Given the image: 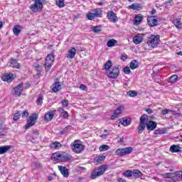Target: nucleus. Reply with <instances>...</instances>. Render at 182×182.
<instances>
[{
  "label": "nucleus",
  "mask_w": 182,
  "mask_h": 182,
  "mask_svg": "<svg viewBox=\"0 0 182 182\" xmlns=\"http://www.w3.org/2000/svg\"><path fill=\"white\" fill-rule=\"evenodd\" d=\"M147 119V115L143 114L139 119V124L138 126V133L139 134H141L143 132H144V129H146L147 130H154L156 127H157V123L154 121H149L146 124V120Z\"/></svg>",
  "instance_id": "1"
},
{
  "label": "nucleus",
  "mask_w": 182,
  "mask_h": 182,
  "mask_svg": "<svg viewBox=\"0 0 182 182\" xmlns=\"http://www.w3.org/2000/svg\"><path fill=\"white\" fill-rule=\"evenodd\" d=\"M51 160H53V161H56L57 163H59V161L66 163V161H70V160H72V155L65 152H63L62 154L54 153L51 156Z\"/></svg>",
  "instance_id": "2"
},
{
  "label": "nucleus",
  "mask_w": 182,
  "mask_h": 182,
  "mask_svg": "<svg viewBox=\"0 0 182 182\" xmlns=\"http://www.w3.org/2000/svg\"><path fill=\"white\" fill-rule=\"evenodd\" d=\"M107 170V165H102L97 168L91 173L90 178L92 180H95V178H97V177H100V176H103L105 172Z\"/></svg>",
  "instance_id": "3"
},
{
  "label": "nucleus",
  "mask_w": 182,
  "mask_h": 182,
  "mask_svg": "<svg viewBox=\"0 0 182 182\" xmlns=\"http://www.w3.org/2000/svg\"><path fill=\"white\" fill-rule=\"evenodd\" d=\"M149 48H157V46L159 43H160V36L159 35H151L147 42H146Z\"/></svg>",
  "instance_id": "4"
},
{
  "label": "nucleus",
  "mask_w": 182,
  "mask_h": 182,
  "mask_svg": "<svg viewBox=\"0 0 182 182\" xmlns=\"http://www.w3.org/2000/svg\"><path fill=\"white\" fill-rule=\"evenodd\" d=\"M34 1L33 4L30 6V9L33 12H41L43 8V4L42 1L43 0H33Z\"/></svg>",
  "instance_id": "5"
},
{
  "label": "nucleus",
  "mask_w": 182,
  "mask_h": 182,
  "mask_svg": "<svg viewBox=\"0 0 182 182\" xmlns=\"http://www.w3.org/2000/svg\"><path fill=\"white\" fill-rule=\"evenodd\" d=\"M133 151V147H125V148H119L116 150L115 154L117 156H119V157H123V156H127V154H130Z\"/></svg>",
  "instance_id": "6"
},
{
  "label": "nucleus",
  "mask_w": 182,
  "mask_h": 182,
  "mask_svg": "<svg viewBox=\"0 0 182 182\" xmlns=\"http://www.w3.org/2000/svg\"><path fill=\"white\" fill-rule=\"evenodd\" d=\"M53 62H55V57H53V55L49 54L46 58V62H45V68L46 72H49L50 70V68H52V65H53Z\"/></svg>",
  "instance_id": "7"
},
{
  "label": "nucleus",
  "mask_w": 182,
  "mask_h": 182,
  "mask_svg": "<svg viewBox=\"0 0 182 182\" xmlns=\"http://www.w3.org/2000/svg\"><path fill=\"white\" fill-rule=\"evenodd\" d=\"M36 120H38V114L36 113L32 114L29 117L27 124L25 125L26 130L31 129L32 126H35V123H36Z\"/></svg>",
  "instance_id": "8"
},
{
  "label": "nucleus",
  "mask_w": 182,
  "mask_h": 182,
  "mask_svg": "<svg viewBox=\"0 0 182 182\" xmlns=\"http://www.w3.org/2000/svg\"><path fill=\"white\" fill-rule=\"evenodd\" d=\"M119 75H120V70L118 67L114 66L108 73L107 76L110 79H117V77H119Z\"/></svg>",
  "instance_id": "9"
},
{
  "label": "nucleus",
  "mask_w": 182,
  "mask_h": 182,
  "mask_svg": "<svg viewBox=\"0 0 182 182\" xmlns=\"http://www.w3.org/2000/svg\"><path fill=\"white\" fill-rule=\"evenodd\" d=\"M124 110V107L119 106L118 107L114 112L113 114L111 116V120H114V119H117L120 114H122V112Z\"/></svg>",
  "instance_id": "10"
},
{
  "label": "nucleus",
  "mask_w": 182,
  "mask_h": 182,
  "mask_svg": "<svg viewBox=\"0 0 182 182\" xmlns=\"http://www.w3.org/2000/svg\"><path fill=\"white\" fill-rule=\"evenodd\" d=\"M73 151L74 153H82L83 150H85V147L83 146V144H74L72 146Z\"/></svg>",
  "instance_id": "11"
},
{
  "label": "nucleus",
  "mask_w": 182,
  "mask_h": 182,
  "mask_svg": "<svg viewBox=\"0 0 182 182\" xmlns=\"http://www.w3.org/2000/svg\"><path fill=\"white\" fill-rule=\"evenodd\" d=\"M23 90V83H20L17 87L14 89V95L16 97L21 96Z\"/></svg>",
  "instance_id": "12"
},
{
  "label": "nucleus",
  "mask_w": 182,
  "mask_h": 182,
  "mask_svg": "<svg viewBox=\"0 0 182 182\" xmlns=\"http://www.w3.org/2000/svg\"><path fill=\"white\" fill-rule=\"evenodd\" d=\"M107 18L110 21V22H113L114 23H116V22H117L118 21L116 14H114V12L112 11L107 13Z\"/></svg>",
  "instance_id": "13"
},
{
  "label": "nucleus",
  "mask_w": 182,
  "mask_h": 182,
  "mask_svg": "<svg viewBox=\"0 0 182 182\" xmlns=\"http://www.w3.org/2000/svg\"><path fill=\"white\" fill-rule=\"evenodd\" d=\"M147 22L149 26L151 27L157 26V19L154 18V16H148Z\"/></svg>",
  "instance_id": "14"
},
{
  "label": "nucleus",
  "mask_w": 182,
  "mask_h": 182,
  "mask_svg": "<svg viewBox=\"0 0 182 182\" xmlns=\"http://www.w3.org/2000/svg\"><path fill=\"white\" fill-rule=\"evenodd\" d=\"M119 124H122V126L124 127L130 126V124H132V120L126 117H122L119 119Z\"/></svg>",
  "instance_id": "15"
},
{
  "label": "nucleus",
  "mask_w": 182,
  "mask_h": 182,
  "mask_svg": "<svg viewBox=\"0 0 182 182\" xmlns=\"http://www.w3.org/2000/svg\"><path fill=\"white\" fill-rule=\"evenodd\" d=\"M58 169L63 177H69V170L67 169L65 166H58Z\"/></svg>",
  "instance_id": "16"
},
{
  "label": "nucleus",
  "mask_w": 182,
  "mask_h": 182,
  "mask_svg": "<svg viewBox=\"0 0 182 182\" xmlns=\"http://www.w3.org/2000/svg\"><path fill=\"white\" fill-rule=\"evenodd\" d=\"M61 87L62 85L59 82H56L51 85V89L55 93H56V92H58V90H60Z\"/></svg>",
  "instance_id": "17"
},
{
  "label": "nucleus",
  "mask_w": 182,
  "mask_h": 182,
  "mask_svg": "<svg viewBox=\"0 0 182 182\" xmlns=\"http://www.w3.org/2000/svg\"><path fill=\"white\" fill-rule=\"evenodd\" d=\"M10 66L11 68H16V69H20L21 68V64L18 63V60L16 59L11 58L10 60Z\"/></svg>",
  "instance_id": "18"
},
{
  "label": "nucleus",
  "mask_w": 182,
  "mask_h": 182,
  "mask_svg": "<svg viewBox=\"0 0 182 182\" xmlns=\"http://www.w3.org/2000/svg\"><path fill=\"white\" fill-rule=\"evenodd\" d=\"M170 151L171 153H178L180 151H181V147L178 145H172L170 147Z\"/></svg>",
  "instance_id": "19"
},
{
  "label": "nucleus",
  "mask_w": 182,
  "mask_h": 182,
  "mask_svg": "<svg viewBox=\"0 0 182 182\" xmlns=\"http://www.w3.org/2000/svg\"><path fill=\"white\" fill-rule=\"evenodd\" d=\"M143 41V37L141 36V34H138L135 36L133 38V42L135 43V45H139V43H141V41Z\"/></svg>",
  "instance_id": "20"
},
{
  "label": "nucleus",
  "mask_w": 182,
  "mask_h": 182,
  "mask_svg": "<svg viewBox=\"0 0 182 182\" xmlns=\"http://www.w3.org/2000/svg\"><path fill=\"white\" fill-rule=\"evenodd\" d=\"M143 21V16L141 14H137L134 18V25H140Z\"/></svg>",
  "instance_id": "21"
},
{
  "label": "nucleus",
  "mask_w": 182,
  "mask_h": 182,
  "mask_svg": "<svg viewBox=\"0 0 182 182\" xmlns=\"http://www.w3.org/2000/svg\"><path fill=\"white\" fill-rule=\"evenodd\" d=\"M75 55H76V48H72L68 50V54L67 58H69V59H73Z\"/></svg>",
  "instance_id": "22"
},
{
  "label": "nucleus",
  "mask_w": 182,
  "mask_h": 182,
  "mask_svg": "<svg viewBox=\"0 0 182 182\" xmlns=\"http://www.w3.org/2000/svg\"><path fill=\"white\" fill-rule=\"evenodd\" d=\"M55 117V114L52 112H48L44 116V120L46 122H52V119Z\"/></svg>",
  "instance_id": "23"
},
{
  "label": "nucleus",
  "mask_w": 182,
  "mask_h": 182,
  "mask_svg": "<svg viewBox=\"0 0 182 182\" xmlns=\"http://www.w3.org/2000/svg\"><path fill=\"white\" fill-rule=\"evenodd\" d=\"M22 26L19 25H16L14 27L13 32L16 36H18L21 33V31H22Z\"/></svg>",
  "instance_id": "24"
},
{
  "label": "nucleus",
  "mask_w": 182,
  "mask_h": 182,
  "mask_svg": "<svg viewBox=\"0 0 182 182\" xmlns=\"http://www.w3.org/2000/svg\"><path fill=\"white\" fill-rule=\"evenodd\" d=\"M11 149V146H0V154H5Z\"/></svg>",
  "instance_id": "25"
},
{
  "label": "nucleus",
  "mask_w": 182,
  "mask_h": 182,
  "mask_svg": "<svg viewBox=\"0 0 182 182\" xmlns=\"http://www.w3.org/2000/svg\"><path fill=\"white\" fill-rule=\"evenodd\" d=\"M129 68L132 70L137 69V68H139V63L136 60H132L129 64Z\"/></svg>",
  "instance_id": "26"
},
{
  "label": "nucleus",
  "mask_w": 182,
  "mask_h": 182,
  "mask_svg": "<svg viewBox=\"0 0 182 182\" xmlns=\"http://www.w3.org/2000/svg\"><path fill=\"white\" fill-rule=\"evenodd\" d=\"M162 177H164V178H174V177H176V173H164L162 175Z\"/></svg>",
  "instance_id": "27"
},
{
  "label": "nucleus",
  "mask_w": 182,
  "mask_h": 182,
  "mask_svg": "<svg viewBox=\"0 0 182 182\" xmlns=\"http://www.w3.org/2000/svg\"><path fill=\"white\" fill-rule=\"evenodd\" d=\"M62 147V144L59 142H53L50 144V148L55 150H59Z\"/></svg>",
  "instance_id": "28"
},
{
  "label": "nucleus",
  "mask_w": 182,
  "mask_h": 182,
  "mask_svg": "<svg viewBox=\"0 0 182 182\" xmlns=\"http://www.w3.org/2000/svg\"><path fill=\"white\" fill-rule=\"evenodd\" d=\"M129 9H133V11H136V10L141 9V6L140 5V4L136 3V4H134L129 6Z\"/></svg>",
  "instance_id": "29"
},
{
  "label": "nucleus",
  "mask_w": 182,
  "mask_h": 182,
  "mask_svg": "<svg viewBox=\"0 0 182 182\" xmlns=\"http://www.w3.org/2000/svg\"><path fill=\"white\" fill-rule=\"evenodd\" d=\"M1 79L4 82H12V75L11 74H6Z\"/></svg>",
  "instance_id": "30"
},
{
  "label": "nucleus",
  "mask_w": 182,
  "mask_h": 182,
  "mask_svg": "<svg viewBox=\"0 0 182 182\" xmlns=\"http://www.w3.org/2000/svg\"><path fill=\"white\" fill-rule=\"evenodd\" d=\"M167 133V129L166 128L159 129L154 131V134H166Z\"/></svg>",
  "instance_id": "31"
},
{
  "label": "nucleus",
  "mask_w": 182,
  "mask_h": 182,
  "mask_svg": "<svg viewBox=\"0 0 182 182\" xmlns=\"http://www.w3.org/2000/svg\"><path fill=\"white\" fill-rule=\"evenodd\" d=\"M132 176L139 178V177H141V176H143V173H141L140 171L134 169V171H132Z\"/></svg>",
  "instance_id": "32"
},
{
  "label": "nucleus",
  "mask_w": 182,
  "mask_h": 182,
  "mask_svg": "<svg viewBox=\"0 0 182 182\" xmlns=\"http://www.w3.org/2000/svg\"><path fill=\"white\" fill-rule=\"evenodd\" d=\"M112 66H113V63L112 62V60H108L105 64V70H110V68H112Z\"/></svg>",
  "instance_id": "33"
},
{
  "label": "nucleus",
  "mask_w": 182,
  "mask_h": 182,
  "mask_svg": "<svg viewBox=\"0 0 182 182\" xmlns=\"http://www.w3.org/2000/svg\"><path fill=\"white\" fill-rule=\"evenodd\" d=\"M116 43H117V41H116L114 39H111L107 41V46L108 48H112V46H114V45H116Z\"/></svg>",
  "instance_id": "34"
},
{
  "label": "nucleus",
  "mask_w": 182,
  "mask_h": 182,
  "mask_svg": "<svg viewBox=\"0 0 182 182\" xmlns=\"http://www.w3.org/2000/svg\"><path fill=\"white\" fill-rule=\"evenodd\" d=\"M55 4L58 8H63L65 6V0H55Z\"/></svg>",
  "instance_id": "35"
},
{
  "label": "nucleus",
  "mask_w": 182,
  "mask_h": 182,
  "mask_svg": "<svg viewBox=\"0 0 182 182\" xmlns=\"http://www.w3.org/2000/svg\"><path fill=\"white\" fill-rule=\"evenodd\" d=\"M173 23H174L175 26L176 28H178V29H181L182 24H181V21H180V20H178V19L174 20Z\"/></svg>",
  "instance_id": "36"
},
{
  "label": "nucleus",
  "mask_w": 182,
  "mask_h": 182,
  "mask_svg": "<svg viewBox=\"0 0 182 182\" xmlns=\"http://www.w3.org/2000/svg\"><path fill=\"white\" fill-rule=\"evenodd\" d=\"M127 96H129V97H136L137 96V92L134 90H130L127 92Z\"/></svg>",
  "instance_id": "37"
},
{
  "label": "nucleus",
  "mask_w": 182,
  "mask_h": 182,
  "mask_svg": "<svg viewBox=\"0 0 182 182\" xmlns=\"http://www.w3.org/2000/svg\"><path fill=\"white\" fill-rule=\"evenodd\" d=\"M177 79H178V76L173 75L170 77L168 82L169 83H176V82H177Z\"/></svg>",
  "instance_id": "38"
},
{
  "label": "nucleus",
  "mask_w": 182,
  "mask_h": 182,
  "mask_svg": "<svg viewBox=\"0 0 182 182\" xmlns=\"http://www.w3.org/2000/svg\"><path fill=\"white\" fill-rule=\"evenodd\" d=\"M123 176H124V177H132L133 176V171L127 170L124 171Z\"/></svg>",
  "instance_id": "39"
},
{
  "label": "nucleus",
  "mask_w": 182,
  "mask_h": 182,
  "mask_svg": "<svg viewBox=\"0 0 182 182\" xmlns=\"http://www.w3.org/2000/svg\"><path fill=\"white\" fill-rule=\"evenodd\" d=\"M105 159H106V156H101L95 159V161L98 164H102L103 161H105Z\"/></svg>",
  "instance_id": "40"
},
{
  "label": "nucleus",
  "mask_w": 182,
  "mask_h": 182,
  "mask_svg": "<svg viewBox=\"0 0 182 182\" xmlns=\"http://www.w3.org/2000/svg\"><path fill=\"white\" fill-rule=\"evenodd\" d=\"M107 150H109V146L104 144L100 146V151H107Z\"/></svg>",
  "instance_id": "41"
},
{
  "label": "nucleus",
  "mask_w": 182,
  "mask_h": 182,
  "mask_svg": "<svg viewBox=\"0 0 182 182\" xmlns=\"http://www.w3.org/2000/svg\"><path fill=\"white\" fill-rule=\"evenodd\" d=\"M92 32H95V33H99V32H102V28L100 26H94L92 28Z\"/></svg>",
  "instance_id": "42"
},
{
  "label": "nucleus",
  "mask_w": 182,
  "mask_h": 182,
  "mask_svg": "<svg viewBox=\"0 0 182 182\" xmlns=\"http://www.w3.org/2000/svg\"><path fill=\"white\" fill-rule=\"evenodd\" d=\"M21 117V114L19 113V111H18L17 112H16L14 114V116L13 117V120L14 122H16L17 120H19V118Z\"/></svg>",
  "instance_id": "43"
},
{
  "label": "nucleus",
  "mask_w": 182,
  "mask_h": 182,
  "mask_svg": "<svg viewBox=\"0 0 182 182\" xmlns=\"http://www.w3.org/2000/svg\"><path fill=\"white\" fill-rule=\"evenodd\" d=\"M87 19H89V21H92V19H95V18H96L95 16V14L93 13H89L88 14H87Z\"/></svg>",
  "instance_id": "44"
},
{
  "label": "nucleus",
  "mask_w": 182,
  "mask_h": 182,
  "mask_svg": "<svg viewBox=\"0 0 182 182\" xmlns=\"http://www.w3.org/2000/svg\"><path fill=\"white\" fill-rule=\"evenodd\" d=\"M43 103V97H42V95H40L37 99V105H42Z\"/></svg>",
  "instance_id": "45"
},
{
  "label": "nucleus",
  "mask_w": 182,
  "mask_h": 182,
  "mask_svg": "<svg viewBox=\"0 0 182 182\" xmlns=\"http://www.w3.org/2000/svg\"><path fill=\"white\" fill-rule=\"evenodd\" d=\"M123 70H124V73H125L126 75H130V72H132L130 70V68H129V67L124 68Z\"/></svg>",
  "instance_id": "46"
},
{
  "label": "nucleus",
  "mask_w": 182,
  "mask_h": 182,
  "mask_svg": "<svg viewBox=\"0 0 182 182\" xmlns=\"http://www.w3.org/2000/svg\"><path fill=\"white\" fill-rule=\"evenodd\" d=\"M93 14H94V16L95 18H97L100 16V15H102V11L95 10Z\"/></svg>",
  "instance_id": "47"
},
{
  "label": "nucleus",
  "mask_w": 182,
  "mask_h": 182,
  "mask_svg": "<svg viewBox=\"0 0 182 182\" xmlns=\"http://www.w3.org/2000/svg\"><path fill=\"white\" fill-rule=\"evenodd\" d=\"M33 166H34L35 168H42V164L41 163L34 162Z\"/></svg>",
  "instance_id": "48"
},
{
  "label": "nucleus",
  "mask_w": 182,
  "mask_h": 182,
  "mask_svg": "<svg viewBox=\"0 0 182 182\" xmlns=\"http://www.w3.org/2000/svg\"><path fill=\"white\" fill-rule=\"evenodd\" d=\"M177 178H179L182 181V171H176V172Z\"/></svg>",
  "instance_id": "49"
},
{
  "label": "nucleus",
  "mask_w": 182,
  "mask_h": 182,
  "mask_svg": "<svg viewBox=\"0 0 182 182\" xmlns=\"http://www.w3.org/2000/svg\"><path fill=\"white\" fill-rule=\"evenodd\" d=\"M61 103H62L63 106H64V107H68V106L69 105V101L68 100H64L61 101Z\"/></svg>",
  "instance_id": "50"
},
{
  "label": "nucleus",
  "mask_w": 182,
  "mask_h": 182,
  "mask_svg": "<svg viewBox=\"0 0 182 182\" xmlns=\"http://www.w3.org/2000/svg\"><path fill=\"white\" fill-rule=\"evenodd\" d=\"M68 129H69V126L65 127L64 129H63L62 131L60 132V134H65V133H66Z\"/></svg>",
  "instance_id": "51"
},
{
  "label": "nucleus",
  "mask_w": 182,
  "mask_h": 182,
  "mask_svg": "<svg viewBox=\"0 0 182 182\" xmlns=\"http://www.w3.org/2000/svg\"><path fill=\"white\" fill-rule=\"evenodd\" d=\"M62 114L64 119H68V117H69V114H68V112L66 111H63Z\"/></svg>",
  "instance_id": "52"
},
{
  "label": "nucleus",
  "mask_w": 182,
  "mask_h": 182,
  "mask_svg": "<svg viewBox=\"0 0 182 182\" xmlns=\"http://www.w3.org/2000/svg\"><path fill=\"white\" fill-rule=\"evenodd\" d=\"M28 116H29V113L28 112V111H24L21 115L22 117H28Z\"/></svg>",
  "instance_id": "53"
},
{
  "label": "nucleus",
  "mask_w": 182,
  "mask_h": 182,
  "mask_svg": "<svg viewBox=\"0 0 182 182\" xmlns=\"http://www.w3.org/2000/svg\"><path fill=\"white\" fill-rule=\"evenodd\" d=\"M170 112H171V111L169 109L162 110V114H164V115L168 114V113H170Z\"/></svg>",
  "instance_id": "54"
},
{
  "label": "nucleus",
  "mask_w": 182,
  "mask_h": 182,
  "mask_svg": "<svg viewBox=\"0 0 182 182\" xmlns=\"http://www.w3.org/2000/svg\"><path fill=\"white\" fill-rule=\"evenodd\" d=\"M80 89L81 90H86L87 87H86V85L82 84V85H80Z\"/></svg>",
  "instance_id": "55"
},
{
  "label": "nucleus",
  "mask_w": 182,
  "mask_h": 182,
  "mask_svg": "<svg viewBox=\"0 0 182 182\" xmlns=\"http://www.w3.org/2000/svg\"><path fill=\"white\" fill-rule=\"evenodd\" d=\"M146 112H147L148 114H151V113H153L152 109L150 108L146 109Z\"/></svg>",
  "instance_id": "56"
},
{
  "label": "nucleus",
  "mask_w": 182,
  "mask_h": 182,
  "mask_svg": "<svg viewBox=\"0 0 182 182\" xmlns=\"http://www.w3.org/2000/svg\"><path fill=\"white\" fill-rule=\"evenodd\" d=\"M121 59L122 60H126V59H127V55H122Z\"/></svg>",
  "instance_id": "57"
},
{
  "label": "nucleus",
  "mask_w": 182,
  "mask_h": 182,
  "mask_svg": "<svg viewBox=\"0 0 182 182\" xmlns=\"http://www.w3.org/2000/svg\"><path fill=\"white\" fill-rule=\"evenodd\" d=\"M118 181H119V182H126V179L119 178L118 179Z\"/></svg>",
  "instance_id": "58"
},
{
  "label": "nucleus",
  "mask_w": 182,
  "mask_h": 182,
  "mask_svg": "<svg viewBox=\"0 0 182 182\" xmlns=\"http://www.w3.org/2000/svg\"><path fill=\"white\" fill-rule=\"evenodd\" d=\"M102 139H106V137H107V134H104L102 135H101Z\"/></svg>",
  "instance_id": "59"
},
{
  "label": "nucleus",
  "mask_w": 182,
  "mask_h": 182,
  "mask_svg": "<svg viewBox=\"0 0 182 182\" xmlns=\"http://www.w3.org/2000/svg\"><path fill=\"white\" fill-rule=\"evenodd\" d=\"M48 181H52V180H53V176H48Z\"/></svg>",
  "instance_id": "60"
},
{
  "label": "nucleus",
  "mask_w": 182,
  "mask_h": 182,
  "mask_svg": "<svg viewBox=\"0 0 182 182\" xmlns=\"http://www.w3.org/2000/svg\"><path fill=\"white\" fill-rule=\"evenodd\" d=\"M156 9H153L151 14V15H154V14H156Z\"/></svg>",
  "instance_id": "61"
},
{
  "label": "nucleus",
  "mask_w": 182,
  "mask_h": 182,
  "mask_svg": "<svg viewBox=\"0 0 182 182\" xmlns=\"http://www.w3.org/2000/svg\"><path fill=\"white\" fill-rule=\"evenodd\" d=\"M58 112H60V113H63V112H65V109L63 108H60L58 109Z\"/></svg>",
  "instance_id": "62"
},
{
  "label": "nucleus",
  "mask_w": 182,
  "mask_h": 182,
  "mask_svg": "<svg viewBox=\"0 0 182 182\" xmlns=\"http://www.w3.org/2000/svg\"><path fill=\"white\" fill-rule=\"evenodd\" d=\"M33 133H34V134H37V136L39 135V132L38 131H33Z\"/></svg>",
  "instance_id": "63"
},
{
  "label": "nucleus",
  "mask_w": 182,
  "mask_h": 182,
  "mask_svg": "<svg viewBox=\"0 0 182 182\" xmlns=\"http://www.w3.org/2000/svg\"><path fill=\"white\" fill-rule=\"evenodd\" d=\"M177 55H179L180 56H182V51H180V52L177 53Z\"/></svg>",
  "instance_id": "64"
}]
</instances>
